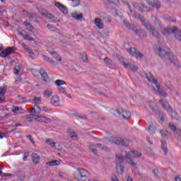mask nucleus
<instances>
[{"label":"nucleus","mask_w":181,"mask_h":181,"mask_svg":"<svg viewBox=\"0 0 181 181\" xmlns=\"http://www.w3.org/2000/svg\"><path fill=\"white\" fill-rule=\"evenodd\" d=\"M28 26L27 30H29V32H33V29H35V28L30 23Z\"/></svg>","instance_id":"nucleus-60"},{"label":"nucleus","mask_w":181,"mask_h":181,"mask_svg":"<svg viewBox=\"0 0 181 181\" xmlns=\"http://www.w3.org/2000/svg\"><path fill=\"white\" fill-rule=\"evenodd\" d=\"M68 134L71 138H77V134L73 131H69Z\"/></svg>","instance_id":"nucleus-49"},{"label":"nucleus","mask_w":181,"mask_h":181,"mask_svg":"<svg viewBox=\"0 0 181 181\" xmlns=\"http://www.w3.org/2000/svg\"><path fill=\"white\" fill-rule=\"evenodd\" d=\"M55 84L57 86V87H60V86H64V84H66V81L58 79L55 81Z\"/></svg>","instance_id":"nucleus-39"},{"label":"nucleus","mask_w":181,"mask_h":181,"mask_svg":"<svg viewBox=\"0 0 181 181\" xmlns=\"http://www.w3.org/2000/svg\"><path fill=\"white\" fill-rule=\"evenodd\" d=\"M127 53L132 55L133 57H136V59H142L144 57V54L139 52L135 47H131L129 49H127Z\"/></svg>","instance_id":"nucleus-8"},{"label":"nucleus","mask_w":181,"mask_h":181,"mask_svg":"<svg viewBox=\"0 0 181 181\" xmlns=\"http://www.w3.org/2000/svg\"><path fill=\"white\" fill-rule=\"evenodd\" d=\"M6 86L0 87V97L5 95V93H6Z\"/></svg>","instance_id":"nucleus-42"},{"label":"nucleus","mask_w":181,"mask_h":181,"mask_svg":"<svg viewBox=\"0 0 181 181\" xmlns=\"http://www.w3.org/2000/svg\"><path fill=\"white\" fill-rule=\"evenodd\" d=\"M51 54L53 56L54 59H56V60H57L58 62H62V57L59 56V54H57V52H51Z\"/></svg>","instance_id":"nucleus-35"},{"label":"nucleus","mask_w":181,"mask_h":181,"mask_svg":"<svg viewBox=\"0 0 181 181\" xmlns=\"http://www.w3.org/2000/svg\"><path fill=\"white\" fill-rule=\"evenodd\" d=\"M112 114H113V115L115 117L122 115L124 119H129V118H131V112L123 110L122 107H117L116 110H112Z\"/></svg>","instance_id":"nucleus-5"},{"label":"nucleus","mask_w":181,"mask_h":181,"mask_svg":"<svg viewBox=\"0 0 181 181\" xmlns=\"http://www.w3.org/2000/svg\"><path fill=\"white\" fill-rule=\"evenodd\" d=\"M59 96H53L51 98V104H52V105H59Z\"/></svg>","instance_id":"nucleus-27"},{"label":"nucleus","mask_w":181,"mask_h":181,"mask_svg":"<svg viewBox=\"0 0 181 181\" xmlns=\"http://www.w3.org/2000/svg\"><path fill=\"white\" fill-rule=\"evenodd\" d=\"M23 111H25V110L18 106H13L12 112H13L14 114H21Z\"/></svg>","instance_id":"nucleus-24"},{"label":"nucleus","mask_w":181,"mask_h":181,"mask_svg":"<svg viewBox=\"0 0 181 181\" xmlns=\"http://www.w3.org/2000/svg\"><path fill=\"white\" fill-rule=\"evenodd\" d=\"M31 158L35 165H37V163L40 161V156L37 155L36 153H33Z\"/></svg>","instance_id":"nucleus-15"},{"label":"nucleus","mask_w":181,"mask_h":181,"mask_svg":"<svg viewBox=\"0 0 181 181\" xmlns=\"http://www.w3.org/2000/svg\"><path fill=\"white\" fill-rule=\"evenodd\" d=\"M71 16L72 18H74V19H76V21H83V14L81 13L78 14V13H73L71 14Z\"/></svg>","instance_id":"nucleus-22"},{"label":"nucleus","mask_w":181,"mask_h":181,"mask_svg":"<svg viewBox=\"0 0 181 181\" xmlns=\"http://www.w3.org/2000/svg\"><path fill=\"white\" fill-rule=\"evenodd\" d=\"M41 78L42 80V81H45V83H47L48 80H49V75H47V73H46V71H45V69H41Z\"/></svg>","instance_id":"nucleus-16"},{"label":"nucleus","mask_w":181,"mask_h":181,"mask_svg":"<svg viewBox=\"0 0 181 181\" xmlns=\"http://www.w3.org/2000/svg\"><path fill=\"white\" fill-rule=\"evenodd\" d=\"M110 144H115V145H119V146H129V139L125 137H115L110 136L108 139Z\"/></svg>","instance_id":"nucleus-3"},{"label":"nucleus","mask_w":181,"mask_h":181,"mask_svg":"<svg viewBox=\"0 0 181 181\" xmlns=\"http://www.w3.org/2000/svg\"><path fill=\"white\" fill-rule=\"evenodd\" d=\"M47 29H50L51 30H54V31L57 30V28L56 27H54L50 24H47Z\"/></svg>","instance_id":"nucleus-52"},{"label":"nucleus","mask_w":181,"mask_h":181,"mask_svg":"<svg viewBox=\"0 0 181 181\" xmlns=\"http://www.w3.org/2000/svg\"><path fill=\"white\" fill-rule=\"evenodd\" d=\"M46 143L49 144L52 148H56V142H54L52 139H48L46 140Z\"/></svg>","instance_id":"nucleus-41"},{"label":"nucleus","mask_w":181,"mask_h":181,"mask_svg":"<svg viewBox=\"0 0 181 181\" xmlns=\"http://www.w3.org/2000/svg\"><path fill=\"white\" fill-rule=\"evenodd\" d=\"M33 117H36V115H27L25 116V119H27V121H28L29 122H32V121H33Z\"/></svg>","instance_id":"nucleus-43"},{"label":"nucleus","mask_w":181,"mask_h":181,"mask_svg":"<svg viewBox=\"0 0 181 181\" xmlns=\"http://www.w3.org/2000/svg\"><path fill=\"white\" fill-rule=\"evenodd\" d=\"M0 176H1V177H4V176L9 177V176H12V174L4 173H3L2 171L0 170Z\"/></svg>","instance_id":"nucleus-54"},{"label":"nucleus","mask_w":181,"mask_h":181,"mask_svg":"<svg viewBox=\"0 0 181 181\" xmlns=\"http://www.w3.org/2000/svg\"><path fill=\"white\" fill-rule=\"evenodd\" d=\"M23 39H25V40H28L29 42H33V40H35V38L28 35H24Z\"/></svg>","instance_id":"nucleus-46"},{"label":"nucleus","mask_w":181,"mask_h":181,"mask_svg":"<svg viewBox=\"0 0 181 181\" xmlns=\"http://www.w3.org/2000/svg\"><path fill=\"white\" fill-rule=\"evenodd\" d=\"M58 91L59 93H62V94H65V95H67V93H66V88H63V86H59Z\"/></svg>","instance_id":"nucleus-45"},{"label":"nucleus","mask_w":181,"mask_h":181,"mask_svg":"<svg viewBox=\"0 0 181 181\" xmlns=\"http://www.w3.org/2000/svg\"><path fill=\"white\" fill-rule=\"evenodd\" d=\"M132 153H134L136 158H141V156H142V153L138 151L133 150L131 152H126V156H124V159L129 163V165L133 166V168H138L136 166V163L134 162V160L131 156Z\"/></svg>","instance_id":"nucleus-4"},{"label":"nucleus","mask_w":181,"mask_h":181,"mask_svg":"<svg viewBox=\"0 0 181 181\" xmlns=\"http://www.w3.org/2000/svg\"><path fill=\"white\" fill-rule=\"evenodd\" d=\"M156 126H153V124H150L147 128V131H149L150 134H155L156 132Z\"/></svg>","instance_id":"nucleus-29"},{"label":"nucleus","mask_w":181,"mask_h":181,"mask_svg":"<svg viewBox=\"0 0 181 181\" xmlns=\"http://www.w3.org/2000/svg\"><path fill=\"white\" fill-rule=\"evenodd\" d=\"M43 57H44L45 60H46V62L49 63V64H51L52 66H56V63H54V61H53V59H52V58H50L46 55H43Z\"/></svg>","instance_id":"nucleus-30"},{"label":"nucleus","mask_w":181,"mask_h":181,"mask_svg":"<svg viewBox=\"0 0 181 181\" xmlns=\"http://www.w3.org/2000/svg\"><path fill=\"white\" fill-rule=\"evenodd\" d=\"M148 35H146V32L141 29V35L139 37H146Z\"/></svg>","instance_id":"nucleus-55"},{"label":"nucleus","mask_w":181,"mask_h":181,"mask_svg":"<svg viewBox=\"0 0 181 181\" xmlns=\"http://www.w3.org/2000/svg\"><path fill=\"white\" fill-rule=\"evenodd\" d=\"M175 33V39H177V40H179L180 42H181V30H177L175 33Z\"/></svg>","instance_id":"nucleus-38"},{"label":"nucleus","mask_w":181,"mask_h":181,"mask_svg":"<svg viewBox=\"0 0 181 181\" xmlns=\"http://www.w3.org/2000/svg\"><path fill=\"white\" fill-rule=\"evenodd\" d=\"M115 162L117 170H120L122 175L124 173V169H125L124 166V157L121 155L116 154Z\"/></svg>","instance_id":"nucleus-7"},{"label":"nucleus","mask_w":181,"mask_h":181,"mask_svg":"<svg viewBox=\"0 0 181 181\" xmlns=\"http://www.w3.org/2000/svg\"><path fill=\"white\" fill-rule=\"evenodd\" d=\"M152 173H153V175L156 176V177H158V173H159V170H158L157 168L153 169V170H152Z\"/></svg>","instance_id":"nucleus-58"},{"label":"nucleus","mask_w":181,"mask_h":181,"mask_svg":"<svg viewBox=\"0 0 181 181\" xmlns=\"http://www.w3.org/2000/svg\"><path fill=\"white\" fill-rule=\"evenodd\" d=\"M81 56H82L81 59H82L83 62H88V58H87V55H86V54H83V55L81 54Z\"/></svg>","instance_id":"nucleus-59"},{"label":"nucleus","mask_w":181,"mask_h":181,"mask_svg":"<svg viewBox=\"0 0 181 181\" xmlns=\"http://www.w3.org/2000/svg\"><path fill=\"white\" fill-rule=\"evenodd\" d=\"M76 172L74 173V177L76 180H81L83 177H88V171L84 168H77Z\"/></svg>","instance_id":"nucleus-6"},{"label":"nucleus","mask_w":181,"mask_h":181,"mask_svg":"<svg viewBox=\"0 0 181 181\" xmlns=\"http://www.w3.org/2000/svg\"><path fill=\"white\" fill-rule=\"evenodd\" d=\"M151 6L159 9L162 6L160 5V2L154 1L153 4H151Z\"/></svg>","instance_id":"nucleus-36"},{"label":"nucleus","mask_w":181,"mask_h":181,"mask_svg":"<svg viewBox=\"0 0 181 181\" xmlns=\"http://www.w3.org/2000/svg\"><path fill=\"white\" fill-rule=\"evenodd\" d=\"M154 23L157 29H158V30H162V29H163V27L162 25V22H160V20L156 18V17H154Z\"/></svg>","instance_id":"nucleus-19"},{"label":"nucleus","mask_w":181,"mask_h":181,"mask_svg":"<svg viewBox=\"0 0 181 181\" xmlns=\"http://www.w3.org/2000/svg\"><path fill=\"white\" fill-rule=\"evenodd\" d=\"M63 4H62V3L60 2H55V6L57 8H59V9H62V8L63 7Z\"/></svg>","instance_id":"nucleus-57"},{"label":"nucleus","mask_w":181,"mask_h":181,"mask_svg":"<svg viewBox=\"0 0 181 181\" xmlns=\"http://www.w3.org/2000/svg\"><path fill=\"white\" fill-rule=\"evenodd\" d=\"M42 101V99L39 97H35L33 99V102L35 103V104H37V103H40Z\"/></svg>","instance_id":"nucleus-56"},{"label":"nucleus","mask_w":181,"mask_h":181,"mask_svg":"<svg viewBox=\"0 0 181 181\" xmlns=\"http://www.w3.org/2000/svg\"><path fill=\"white\" fill-rule=\"evenodd\" d=\"M139 21H140L144 28H146L149 33L155 28V27L152 26V24H151L148 20L145 19L141 15H139Z\"/></svg>","instance_id":"nucleus-9"},{"label":"nucleus","mask_w":181,"mask_h":181,"mask_svg":"<svg viewBox=\"0 0 181 181\" xmlns=\"http://www.w3.org/2000/svg\"><path fill=\"white\" fill-rule=\"evenodd\" d=\"M20 70H21V66H15V68H14V74H18Z\"/></svg>","instance_id":"nucleus-53"},{"label":"nucleus","mask_w":181,"mask_h":181,"mask_svg":"<svg viewBox=\"0 0 181 181\" xmlns=\"http://www.w3.org/2000/svg\"><path fill=\"white\" fill-rule=\"evenodd\" d=\"M123 66L125 67V69H130L132 71H138V66L135 65H132L129 63L123 62Z\"/></svg>","instance_id":"nucleus-13"},{"label":"nucleus","mask_w":181,"mask_h":181,"mask_svg":"<svg viewBox=\"0 0 181 181\" xmlns=\"http://www.w3.org/2000/svg\"><path fill=\"white\" fill-rule=\"evenodd\" d=\"M148 105H149L151 110H152V112H153V114H157L156 107V105L153 102L150 101L148 103Z\"/></svg>","instance_id":"nucleus-28"},{"label":"nucleus","mask_w":181,"mask_h":181,"mask_svg":"<svg viewBox=\"0 0 181 181\" xmlns=\"http://www.w3.org/2000/svg\"><path fill=\"white\" fill-rule=\"evenodd\" d=\"M15 50H16V47H8L0 53V57L4 58L8 57L10 54H13V53H15Z\"/></svg>","instance_id":"nucleus-10"},{"label":"nucleus","mask_w":181,"mask_h":181,"mask_svg":"<svg viewBox=\"0 0 181 181\" xmlns=\"http://www.w3.org/2000/svg\"><path fill=\"white\" fill-rule=\"evenodd\" d=\"M168 127H169L170 129H171V131H173V132H176V131H180V129H177V127H176V125H175L173 123H169Z\"/></svg>","instance_id":"nucleus-32"},{"label":"nucleus","mask_w":181,"mask_h":181,"mask_svg":"<svg viewBox=\"0 0 181 181\" xmlns=\"http://www.w3.org/2000/svg\"><path fill=\"white\" fill-rule=\"evenodd\" d=\"M60 11H62V13H64V15H67L69 10L67 9V7H66V6H62V7L60 8Z\"/></svg>","instance_id":"nucleus-48"},{"label":"nucleus","mask_w":181,"mask_h":181,"mask_svg":"<svg viewBox=\"0 0 181 181\" xmlns=\"http://www.w3.org/2000/svg\"><path fill=\"white\" fill-rule=\"evenodd\" d=\"M40 14L42 15V16H45V18H47V19H50L51 21H52V22H60V20H59L57 17H55L52 13L41 12Z\"/></svg>","instance_id":"nucleus-12"},{"label":"nucleus","mask_w":181,"mask_h":181,"mask_svg":"<svg viewBox=\"0 0 181 181\" xmlns=\"http://www.w3.org/2000/svg\"><path fill=\"white\" fill-rule=\"evenodd\" d=\"M53 95V92H52V90H47L46 89L44 91V97H45V98H50V97Z\"/></svg>","instance_id":"nucleus-31"},{"label":"nucleus","mask_w":181,"mask_h":181,"mask_svg":"<svg viewBox=\"0 0 181 181\" xmlns=\"http://www.w3.org/2000/svg\"><path fill=\"white\" fill-rule=\"evenodd\" d=\"M156 52L158 53V54L160 56L163 60H165V62H168V60H170L173 64H176L177 63V59L175 57V55L172 54V52L167 51L166 49L158 47L156 48Z\"/></svg>","instance_id":"nucleus-1"},{"label":"nucleus","mask_w":181,"mask_h":181,"mask_svg":"<svg viewBox=\"0 0 181 181\" xmlns=\"http://www.w3.org/2000/svg\"><path fill=\"white\" fill-rule=\"evenodd\" d=\"M133 32L136 33V35H139V37L141 36V32L142 31V29H136V25H134V29H132Z\"/></svg>","instance_id":"nucleus-37"},{"label":"nucleus","mask_w":181,"mask_h":181,"mask_svg":"<svg viewBox=\"0 0 181 181\" xmlns=\"http://www.w3.org/2000/svg\"><path fill=\"white\" fill-rule=\"evenodd\" d=\"M60 161L57 160H51L46 163L47 166H58L59 165Z\"/></svg>","instance_id":"nucleus-26"},{"label":"nucleus","mask_w":181,"mask_h":181,"mask_svg":"<svg viewBox=\"0 0 181 181\" xmlns=\"http://www.w3.org/2000/svg\"><path fill=\"white\" fill-rule=\"evenodd\" d=\"M32 73L33 74V76H35V77H39V76H40L41 73H42V69H40V71L37 69H32Z\"/></svg>","instance_id":"nucleus-34"},{"label":"nucleus","mask_w":181,"mask_h":181,"mask_svg":"<svg viewBox=\"0 0 181 181\" xmlns=\"http://www.w3.org/2000/svg\"><path fill=\"white\" fill-rule=\"evenodd\" d=\"M160 134L163 138H166L168 136V130H160Z\"/></svg>","instance_id":"nucleus-47"},{"label":"nucleus","mask_w":181,"mask_h":181,"mask_svg":"<svg viewBox=\"0 0 181 181\" xmlns=\"http://www.w3.org/2000/svg\"><path fill=\"white\" fill-rule=\"evenodd\" d=\"M95 24L96 25L97 28H98V29L104 28V24L101 22V19L100 18L95 19Z\"/></svg>","instance_id":"nucleus-23"},{"label":"nucleus","mask_w":181,"mask_h":181,"mask_svg":"<svg viewBox=\"0 0 181 181\" xmlns=\"http://www.w3.org/2000/svg\"><path fill=\"white\" fill-rule=\"evenodd\" d=\"M161 149L165 155H168L169 150H168V144H166V141H161Z\"/></svg>","instance_id":"nucleus-21"},{"label":"nucleus","mask_w":181,"mask_h":181,"mask_svg":"<svg viewBox=\"0 0 181 181\" xmlns=\"http://www.w3.org/2000/svg\"><path fill=\"white\" fill-rule=\"evenodd\" d=\"M160 103L162 104L163 107L165 108V110H166V111H172V107L167 101L161 99L160 100Z\"/></svg>","instance_id":"nucleus-14"},{"label":"nucleus","mask_w":181,"mask_h":181,"mask_svg":"<svg viewBox=\"0 0 181 181\" xmlns=\"http://www.w3.org/2000/svg\"><path fill=\"white\" fill-rule=\"evenodd\" d=\"M95 148V146L94 145L89 146V149L93 152V153H94L95 155H97L98 151L96 148Z\"/></svg>","instance_id":"nucleus-44"},{"label":"nucleus","mask_w":181,"mask_h":181,"mask_svg":"<svg viewBox=\"0 0 181 181\" xmlns=\"http://www.w3.org/2000/svg\"><path fill=\"white\" fill-rule=\"evenodd\" d=\"M145 76L150 83H153V84H155L157 88L156 91L160 94V95H163V97H168V93H163V90L160 88V85L158 82V79L153 78V75H152L151 72L146 73Z\"/></svg>","instance_id":"nucleus-2"},{"label":"nucleus","mask_w":181,"mask_h":181,"mask_svg":"<svg viewBox=\"0 0 181 181\" xmlns=\"http://www.w3.org/2000/svg\"><path fill=\"white\" fill-rule=\"evenodd\" d=\"M164 19L165 21H168V22H176V18L170 17V16H165Z\"/></svg>","instance_id":"nucleus-40"},{"label":"nucleus","mask_w":181,"mask_h":181,"mask_svg":"<svg viewBox=\"0 0 181 181\" xmlns=\"http://www.w3.org/2000/svg\"><path fill=\"white\" fill-rule=\"evenodd\" d=\"M177 30H179V28H177V27H174L173 28H163L161 32L163 35H164V36H166L168 35H170V33H176Z\"/></svg>","instance_id":"nucleus-11"},{"label":"nucleus","mask_w":181,"mask_h":181,"mask_svg":"<svg viewBox=\"0 0 181 181\" xmlns=\"http://www.w3.org/2000/svg\"><path fill=\"white\" fill-rule=\"evenodd\" d=\"M27 16H28V19H30V21H32V19H33V18H35L33 14H32L31 13H28Z\"/></svg>","instance_id":"nucleus-63"},{"label":"nucleus","mask_w":181,"mask_h":181,"mask_svg":"<svg viewBox=\"0 0 181 181\" xmlns=\"http://www.w3.org/2000/svg\"><path fill=\"white\" fill-rule=\"evenodd\" d=\"M26 138H28V139H30L31 144H35V141H33V138H32V135H27Z\"/></svg>","instance_id":"nucleus-62"},{"label":"nucleus","mask_w":181,"mask_h":181,"mask_svg":"<svg viewBox=\"0 0 181 181\" xmlns=\"http://www.w3.org/2000/svg\"><path fill=\"white\" fill-rule=\"evenodd\" d=\"M41 111H42V109L38 105H36L35 107H33L31 110L30 112L36 114L35 115H39Z\"/></svg>","instance_id":"nucleus-25"},{"label":"nucleus","mask_w":181,"mask_h":181,"mask_svg":"<svg viewBox=\"0 0 181 181\" xmlns=\"http://www.w3.org/2000/svg\"><path fill=\"white\" fill-rule=\"evenodd\" d=\"M123 23L124 25H126L127 28H129V29H131V30L134 29V28L135 26L134 24L129 23L128 21H127L125 20L123 21Z\"/></svg>","instance_id":"nucleus-33"},{"label":"nucleus","mask_w":181,"mask_h":181,"mask_svg":"<svg viewBox=\"0 0 181 181\" xmlns=\"http://www.w3.org/2000/svg\"><path fill=\"white\" fill-rule=\"evenodd\" d=\"M35 117H37V118H41L40 119V122H45V124H50L52 122V119H49L48 117L39 115H35Z\"/></svg>","instance_id":"nucleus-18"},{"label":"nucleus","mask_w":181,"mask_h":181,"mask_svg":"<svg viewBox=\"0 0 181 181\" xmlns=\"http://www.w3.org/2000/svg\"><path fill=\"white\" fill-rule=\"evenodd\" d=\"M78 5H80V0H73L72 6H74V8L78 6Z\"/></svg>","instance_id":"nucleus-50"},{"label":"nucleus","mask_w":181,"mask_h":181,"mask_svg":"<svg viewBox=\"0 0 181 181\" xmlns=\"http://www.w3.org/2000/svg\"><path fill=\"white\" fill-rule=\"evenodd\" d=\"M25 50L29 53V54H35V52L28 47H26Z\"/></svg>","instance_id":"nucleus-61"},{"label":"nucleus","mask_w":181,"mask_h":181,"mask_svg":"<svg viewBox=\"0 0 181 181\" xmlns=\"http://www.w3.org/2000/svg\"><path fill=\"white\" fill-rule=\"evenodd\" d=\"M139 8L141 12H149V11H151V8H149L144 4H139Z\"/></svg>","instance_id":"nucleus-17"},{"label":"nucleus","mask_w":181,"mask_h":181,"mask_svg":"<svg viewBox=\"0 0 181 181\" xmlns=\"http://www.w3.org/2000/svg\"><path fill=\"white\" fill-rule=\"evenodd\" d=\"M112 181H119V180H118V177H117V175H113L112 177Z\"/></svg>","instance_id":"nucleus-64"},{"label":"nucleus","mask_w":181,"mask_h":181,"mask_svg":"<svg viewBox=\"0 0 181 181\" xmlns=\"http://www.w3.org/2000/svg\"><path fill=\"white\" fill-rule=\"evenodd\" d=\"M104 62L106 63V64H112V60L110 59L108 57H105L104 59Z\"/></svg>","instance_id":"nucleus-51"},{"label":"nucleus","mask_w":181,"mask_h":181,"mask_svg":"<svg viewBox=\"0 0 181 181\" xmlns=\"http://www.w3.org/2000/svg\"><path fill=\"white\" fill-rule=\"evenodd\" d=\"M149 33L156 37V39H158V40L160 39V34L159 32H158V30H156V28H154Z\"/></svg>","instance_id":"nucleus-20"}]
</instances>
